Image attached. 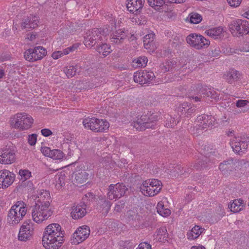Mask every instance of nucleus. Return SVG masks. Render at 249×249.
Returning a JSON list of instances; mask_svg holds the SVG:
<instances>
[{
  "label": "nucleus",
  "mask_w": 249,
  "mask_h": 249,
  "mask_svg": "<svg viewBox=\"0 0 249 249\" xmlns=\"http://www.w3.org/2000/svg\"><path fill=\"white\" fill-rule=\"evenodd\" d=\"M64 241V232L60 225L51 223L45 228L42 238L45 249H59Z\"/></svg>",
  "instance_id": "1"
},
{
  "label": "nucleus",
  "mask_w": 249,
  "mask_h": 249,
  "mask_svg": "<svg viewBox=\"0 0 249 249\" xmlns=\"http://www.w3.org/2000/svg\"><path fill=\"white\" fill-rule=\"evenodd\" d=\"M28 212L27 204L22 200L17 201L10 207L7 214V224L11 227L18 225L24 218Z\"/></svg>",
  "instance_id": "2"
},
{
  "label": "nucleus",
  "mask_w": 249,
  "mask_h": 249,
  "mask_svg": "<svg viewBox=\"0 0 249 249\" xmlns=\"http://www.w3.org/2000/svg\"><path fill=\"white\" fill-rule=\"evenodd\" d=\"M34 119L30 114L25 112H18L10 118L11 126L20 131H26L32 127Z\"/></svg>",
  "instance_id": "3"
},
{
  "label": "nucleus",
  "mask_w": 249,
  "mask_h": 249,
  "mask_svg": "<svg viewBox=\"0 0 249 249\" xmlns=\"http://www.w3.org/2000/svg\"><path fill=\"white\" fill-rule=\"evenodd\" d=\"M162 187V184L160 180L157 179H149L141 183L139 189L143 196L153 197L160 192Z\"/></svg>",
  "instance_id": "4"
},
{
  "label": "nucleus",
  "mask_w": 249,
  "mask_h": 249,
  "mask_svg": "<svg viewBox=\"0 0 249 249\" xmlns=\"http://www.w3.org/2000/svg\"><path fill=\"white\" fill-rule=\"evenodd\" d=\"M36 225L31 219L24 220L20 226L18 234V239L21 242L32 240L35 234Z\"/></svg>",
  "instance_id": "5"
},
{
  "label": "nucleus",
  "mask_w": 249,
  "mask_h": 249,
  "mask_svg": "<svg viewBox=\"0 0 249 249\" xmlns=\"http://www.w3.org/2000/svg\"><path fill=\"white\" fill-rule=\"evenodd\" d=\"M85 128L96 132H105L109 127V124L103 119L96 118H86L83 121Z\"/></svg>",
  "instance_id": "6"
},
{
  "label": "nucleus",
  "mask_w": 249,
  "mask_h": 249,
  "mask_svg": "<svg viewBox=\"0 0 249 249\" xmlns=\"http://www.w3.org/2000/svg\"><path fill=\"white\" fill-rule=\"evenodd\" d=\"M51 208L35 204L32 212V219L34 222L40 224L47 220L52 214Z\"/></svg>",
  "instance_id": "7"
},
{
  "label": "nucleus",
  "mask_w": 249,
  "mask_h": 249,
  "mask_svg": "<svg viewBox=\"0 0 249 249\" xmlns=\"http://www.w3.org/2000/svg\"><path fill=\"white\" fill-rule=\"evenodd\" d=\"M229 29L234 36L249 34V22L241 19L233 20L229 24Z\"/></svg>",
  "instance_id": "8"
},
{
  "label": "nucleus",
  "mask_w": 249,
  "mask_h": 249,
  "mask_svg": "<svg viewBox=\"0 0 249 249\" xmlns=\"http://www.w3.org/2000/svg\"><path fill=\"white\" fill-rule=\"evenodd\" d=\"M90 232V229L88 226L79 227L71 234L70 239V243L73 245L80 244L89 237Z\"/></svg>",
  "instance_id": "9"
},
{
  "label": "nucleus",
  "mask_w": 249,
  "mask_h": 249,
  "mask_svg": "<svg viewBox=\"0 0 249 249\" xmlns=\"http://www.w3.org/2000/svg\"><path fill=\"white\" fill-rule=\"evenodd\" d=\"M186 40L188 44L197 50L206 48L210 44L209 40L199 34H191L187 36Z\"/></svg>",
  "instance_id": "10"
},
{
  "label": "nucleus",
  "mask_w": 249,
  "mask_h": 249,
  "mask_svg": "<svg viewBox=\"0 0 249 249\" xmlns=\"http://www.w3.org/2000/svg\"><path fill=\"white\" fill-rule=\"evenodd\" d=\"M47 53V51L45 48L38 46L27 50L24 55L27 61L33 62L41 60Z\"/></svg>",
  "instance_id": "11"
},
{
  "label": "nucleus",
  "mask_w": 249,
  "mask_h": 249,
  "mask_svg": "<svg viewBox=\"0 0 249 249\" xmlns=\"http://www.w3.org/2000/svg\"><path fill=\"white\" fill-rule=\"evenodd\" d=\"M231 144L234 152L242 154L248 147L249 139L245 136H235L231 139Z\"/></svg>",
  "instance_id": "12"
},
{
  "label": "nucleus",
  "mask_w": 249,
  "mask_h": 249,
  "mask_svg": "<svg viewBox=\"0 0 249 249\" xmlns=\"http://www.w3.org/2000/svg\"><path fill=\"white\" fill-rule=\"evenodd\" d=\"M16 160V151L11 146H6L0 149V163L9 165Z\"/></svg>",
  "instance_id": "13"
},
{
  "label": "nucleus",
  "mask_w": 249,
  "mask_h": 249,
  "mask_svg": "<svg viewBox=\"0 0 249 249\" xmlns=\"http://www.w3.org/2000/svg\"><path fill=\"white\" fill-rule=\"evenodd\" d=\"M127 191V188L122 183L111 184L107 191V197L110 200H116L123 196Z\"/></svg>",
  "instance_id": "14"
},
{
  "label": "nucleus",
  "mask_w": 249,
  "mask_h": 249,
  "mask_svg": "<svg viewBox=\"0 0 249 249\" xmlns=\"http://www.w3.org/2000/svg\"><path fill=\"white\" fill-rule=\"evenodd\" d=\"M155 116V115H151L147 117L146 116H142L136 121H133L131 123V125L139 131L143 130L146 128L152 127L156 121Z\"/></svg>",
  "instance_id": "15"
},
{
  "label": "nucleus",
  "mask_w": 249,
  "mask_h": 249,
  "mask_svg": "<svg viewBox=\"0 0 249 249\" xmlns=\"http://www.w3.org/2000/svg\"><path fill=\"white\" fill-rule=\"evenodd\" d=\"M16 179V174L7 169L0 170V189H6L11 186Z\"/></svg>",
  "instance_id": "16"
},
{
  "label": "nucleus",
  "mask_w": 249,
  "mask_h": 249,
  "mask_svg": "<svg viewBox=\"0 0 249 249\" xmlns=\"http://www.w3.org/2000/svg\"><path fill=\"white\" fill-rule=\"evenodd\" d=\"M41 153L45 156L53 160L62 161L64 160L65 155L60 149H51L48 146H41L40 149Z\"/></svg>",
  "instance_id": "17"
},
{
  "label": "nucleus",
  "mask_w": 249,
  "mask_h": 249,
  "mask_svg": "<svg viewBox=\"0 0 249 249\" xmlns=\"http://www.w3.org/2000/svg\"><path fill=\"white\" fill-rule=\"evenodd\" d=\"M154 77V73L150 71H137L134 74V81L141 85L151 83Z\"/></svg>",
  "instance_id": "18"
},
{
  "label": "nucleus",
  "mask_w": 249,
  "mask_h": 249,
  "mask_svg": "<svg viewBox=\"0 0 249 249\" xmlns=\"http://www.w3.org/2000/svg\"><path fill=\"white\" fill-rule=\"evenodd\" d=\"M196 122L199 128L204 129L215 125L216 119L211 115L203 114L197 117Z\"/></svg>",
  "instance_id": "19"
},
{
  "label": "nucleus",
  "mask_w": 249,
  "mask_h": 249,
  "mask_svg": "<svg viewBox=\"0 0 249 249\" xmlns=\"http://www.w3.org/2000/svg\"><path fill=\"white\" fill-rule=\"evenodd\" d=\"M38 199L36 201V205L51 208L52 197L50 192L46 190H40L37 194Z\"/></svg>",
  "instance_id": "20"
},
{
  "label": "nucleus",
  "mask_w": 249,
  "mask_h": 249,
  "mask_svg": "<svg viewBox=\"0 0 249 249\" xmlns=\"http://www.w3.org/2000/svg\"><path fill=\"white\" fill-rule=\"evenodd\" d=\"M86 163H81L77 166L76 170L74 173V178L78 183H82L88 179L89 174L85 171Z\"/></svg>",
  "instance_id": "21"
},
{
  "label": "nucleus",
  "mask_w": 249,
  "mask_h": 249,
  "mask_svg": "<svg viewBox=\"0 0 249 249\" xmlns=\"http://www.w3.org/2000/svg\"><path fill=\"white\" fill-rule=\"evenodd\" d=\"M86 208V205L84 203L72 206L71 209V216L75 220L83 217L87 213Z\"/></svg>",
  "instance_id": "22"
},
{
  "label": "nucleus",
  "mask_w": 249,
  "mask_h": 249,
  "mask_svg": "<svg viewBox=\"0 0 249 249\" xmlns=\"http://www.w3.org/2000/svg\"><path fill=\"white\" fill-rule=\"evenodd\" d=\"M144 3V0H127L126 7L127 10L134 14L140 12Z\"/></svg>",
  "instance_id": "23"
},
{
  "label": "nucleus",
  "mask_w": 249,
  "mask_h": 249,
  "mask_svg": "<svg viewBox=\"0 0 249 249\" xmlns=\"http://www.w3.org/2000/svg\"><path fill=\"white\" fill-rule=\"evenodd\" d=\"M239 161L236 160L234 161L230 159L221 163L219 166V169L223 174H226L235 169L239 165Z\"/></svg>",
  "instance_id": "24"
},
{
  "label": "nucleus",
  "mask_w": 249,
  "mask_h": 249,
  "mask_svg": "<svg viewBox=\"0 0 249 249\" xmlns=\"http://www.w3.org/2000/svg\"><path fill=\"white\" fill-rule=\"evenodd\" d=\"M167 204V201L166 198H163L158 203L157 205L158 213L164 217L169 216L171 213V211L168 208Z\"/></svg>",
  "instance_id": "25"
},
{
  "label": "nucleus",
  "mask_w": 249,
  "mask_h": 249,
  "mask_svg": "<svg viewBox=\"0 0 249 249\" xmlns=\"http://www.w3.org/2000/svg\"><path fill=\"white\" fill-rule=\"evenodd\" d=\"M155 34L153 33L145 35L143 39V44L145 49L149 52L152 53L156 49V45L154 42Z\"/></svg>",
  "instance_id": "26"
},
{
  "label": "nucleus",
  "mask_w": 249,
  "mask_h": 249,
  "mask_svg": "<svg viewBox=\"0 0 249 249\" xmlns=\"http://www.w3.org/2000/svg\"><path fill=\"white\" fill-rule=\"evenodd\" d=\"M65 175L63 172L56 174L53 180V184L54 188L58 191L61 190L65 184Z\"/></svg>",
  "instance_id": "27"
},
{
  "label": "nucleus",
  "mask_w": 249,
  "mask_h": 249,
  "mask_svg": "<svg viewBox=\"0 0 249 249\" xmlns=\"http://www.w3.org/2000/svg\"><path fill=\"white\" fill-rule=\"evenodd\" d=\"M245 204L241 199H235L229 204L228 207L230 210L233 213H238L244 209Z\"/></svg>",
  "instance_id": "28"
},
{
  "label": "nucleus",
  "mask_w": 249,
  "mask_h": 249,
  "mask_svg": "<svg viewBox=\"0 0 249 249\" xmlns=\"http://www.w3.org/2000/svg\"><path fill=\"white\" fill-rule=\"evenodd\" d=\"M126 216L129 222L133 225L138 226L142 221V217L135 211L130 210L127 212Z\"/></svg>",
  "instance_id": "29"
},
{
  "label": "nucleus",
  "mask_w": 249,
  "mask_h": 249,
  "mask_svg": "<svg viewBox=\"0 0 249 249\" xmlns=\"http://www.w3.org/2000/svg\"><path fill=\"white\" fill-rule=\"evenodd\" d=\"M168 236V234L165 226H161L157 229L154 234V239L159 242L166 240Z\"/></svg>",
  "instance_id": "30"
},
{
  "label": "nucleus",
  "mask_w": 249,
  "mask_h": 249,
  "mask_svg": "<svg viewBox=\"0 0 249 249\" xmlns=\"http://www.w3.org/2000/svg\"><path fill=\"white\" fill-rule=\"evenodd\" d=\"M204 229L198 225H195L187 234V238L190 240H193L197 238L204 231Z\"/></svg>",
  "instance_id": "31"
},
{
  "label": "nucleus",
  "mask_w": 249,
  "mask_h": 249,
  "mask_svg": "<svg viewBox=\"0 0 249 249\" xmlns=\"http://www.w3.org/2000/svg\"><path fill=\"white\" fill-rule=\"evenodd\" d=\"M224 32L223 28L220 26L211 28L205 31V33L207 35L214 39H217L220 37Z\"/></svg>",
  "instance_id": "32"
},
{
  "label": "nucleus",
  "mask_w": 249,
  "mask_h": 249,
  "mask_svg": "<svg viewBox=\"0 0 249 249\" xmlns=\"http://www.w3.org/2000/svg\"><path fill=\"white\" fill-rule=\"evenodd\" d=\"M125 36L126 33L124 30L120 29L111 36V41L114 43H120L122 40L125 38Z\"/></svg>",
  "instance_id": "33"
},
{
  "label": "nucleus",
  "mask_w": 249,
  "mask_h": 249,
  "mask_svg": "<svg viewBox=\"0 0 249 249\" xmlns=\"http://www.w3.org/2000/svg\"><path fill=\"white\" fill-rule=\"evenodd\" d=\"M241 52H249V42L245 41L240 44L236 49L230 50V53L239 54Z\"/></svg>",
  "instance_id": "34"
},
{
  "label": "nucleus",
  "mask_w": 249,
  "mask_h": 249,
  "mask_svg": "<svg viewBox=\"0 0 249 249\" xmlns=\"http://www.w3.org/2000/svg\"><path fill=\"white\" fill-rule=\"evenodd\" d=\"M38 22V17L36 16H33L30 18V19L25 20L22 24V27L23 28H34L37 25Z\"/></svg>",
  "instance_id": "35"
},
{
  "label": "nucleus",
  "mask_w": 249,
  "mask_h": 249,
  "mask_svg": "<svg viewBox=\"0 0 249 249\" xmlns=\"http://www.w3.org/2000/svg\"><path fill=\"white\" fill-rule=\"evenodd\" d=\"M18 178L21 182H24L32 177L31 172L27 169H20L18 172Z\"/></svg>",
  "instance_id": "36"
},
{
  "label": "nucleus",
  "mask_w": 249,
  "mask_h": 249,
  "mask_svg": "<svg viewBox=\"0 0 249 249\" xmlns=\"http://www.w3.org/2000/svg\"><path fill=\"white\" fill-rule=\"evenodd\" d=\"M148 4L157 11L160 10L165 4V0H147Z\"/></svg>",
  "instance_id": "37"
},
{
  "label": "nucleus",
  "mask_w": 249,
  "mask_h": 249,
  "mask_svg": "<svg viewBox=\"0 0 249 249\" xmlns=\"http://www.w3.org/2000/svg\"><path fill=\"white\" fill-rule=\"evenodd\" d=\"M97 51L100 54H102L104 56H106L111 52L112 50L109 45L106 43H104L97 47Z\"/></svg>",
  "instance_id": "38"
},
{
  "label": "nucleus",
  "mask_w": 249,
  "mask_h": 249,
  "mask_svg": "<svg viewBox=\"0 0 249 249\" xmlns=\"http://www.w3.org/2000/svg\"><path fill=\"white\" fill-rule=\"evenodd\" d=\"M148 62L147 58L145 56H140L132 62L133 67L136 68L145 67Z\"/></svg>",
  "instance_id": "39"
},
{
  "label": "nucleus",
  "mask_w": 249,
  "mask_h": 249,
  "mask_svg": "<svg viewBox=\"0 0 249 249\" xmlns=\"http://www.w3.org/2000/svg\"><path fill=\"white\" fill-rule=\"evenodd\" d=\"M189 21L192 24H198L202 20V17L201 15L196 13H192L188 16Z\"/></svg>",
  "instance_id": "40"
},
{
  "label": "nucleus",
  "mask_w": 249,
  "mask_h": 249,
  "mask_svg": "<svg viewBox=\"0 0 249 249\" xmlns=\"http://www.w3.org/2000/svg\"><path fill=\"white\" fill-rule=\"evenodd\" d=\"M164 15L168 18L171 19L175 18L177 16V13L174 8L171 6L167 7L164 10Z\"/></svg>",
  "instance_id": "41"
},
{
  "label": "nucleus",
  "mask_w": 249,
  "mask_h": 249,
  "mask_svg": "<svg viewBox=\"0 0 249 249\" xmlns=\"http://www.w3.org/2000/svg\"><path fill=\"white\" fill-rule=\"evenodd\" d=\"M76 68L73 66H69L64 69V72L66 75L68 77H72L76 73Z\"/></svg>",
  "instance_id": "42"
},
{
  "label": "nucleus",
  "mask_w": 249,
  "mask_h": 249,
  "mask_svg": "<svg viewBox=\"0 0 249 249\" xmlns=\"http://www.w3.org/2000/svg\"><path fill=\"white\" fill-rule=\"evenodd\" d=\"M179 111L181 112V114H184L189 115L191 113L193 109L190 107L187 103H184L179 108Z\"/></svg>",
  "instance_id": "43"
},
{
  "label": "nucleus",
  "mask_w": 249,
  "mask_h": 249,
  "mask_svg": "<svg viewBox=\"0 0 249 249\" xmlns=\"http://www.w3.org/2000/svg\"><path fill=\"white\" fill-rule=\"evenodd\" d=\"M94 38H93L92 37H89V36H85V40H84V44L87 47H91L94 45H95L96 43L95 40L96 38L94 36Z\"/></svg>",
  "instance_id": "44"
},
{
  "label": "nucleus",
  "mask_w": 249,
  "mask_h": 249,
  "mask_svg": "<svg viewBox=\"0 0 249 249\" xmlns=\"http://www.w3.org/2000/svg\"><path fill=\"white\" fill-rule=\"evenodd\" d=\"M37 135L32 134L28 136V142L31 146H35L37 142Z\"/></svg>",
  "instance_id": "45"
},
{
  "label": "nucleus",
  "mask_w": 249,
  "mask_h": 249,
  "mask_svg": "<svg viewBox=\"0 0 249 249\" xmlns=\"http://www.w3.org/2000/svg\"><path fill=\"white\" fill-rule=\"evenodd\" d=\"M67 54H68L65 53V49H64L63 51H54L52 53V57L53 59L57 60L63 56Z\"/></svg>",
  "instance_id": "46"
},
{
  "label": "nucleus",
  "mask_w": 249,
  "mask_h": 249,
  "mask_svg": "<svg viewBox=\"0 0 249 249\" xmlns=\"http://www.w3.org/2000/svg\"><path fill=\"white\" fill-rule=\"evenodd\" d=\"M227 80L229 83H232V80H235L238 77V72L236 71L232 70L227 75Z\"/></svg>",
  "instance_id": "47"
},
{
  "label": "nucleus",
  "mask_w": 249,
  "mask_h": 249,
  "mask_svg": "<svg viewBox=\"0 0 249 249\" xmlns=\"http://www.w3.org/2000/svg\"><path fill=\"white\" fill-rule=\"evenodd\" d=\"M106 157H104L103 160L100 161L101 163H105V166H106V168H107V169H110L114 167V162H112L111 160L109 158H107V160L105 159Z\"/></svg>",
  "instance_id": "48"
},
{
  "label": "nucleus",
  "mask_w": 249,
  "mask_h": 249,
  "mask_svg": "<svg viewBox=\"0 0 249 249\" xmlns=\"http://www.w3.org/2000/svg\"><path fill=\"white\" fill-rule=\"evenodd\" d=\"M176 124L177 123L175 118L169 117L167 118L165 126L167 127H172L176 125Z\"/></svg>",
  "instance_id": "49"
},
{
  "label": "nucleus",
  "mask_w": 249,
  "mask_h": 249,
  "mask_svg": "<svg viewBox=\"0 0 249 249\" xmlns=\"http://www.w3.org/2000/svg\"><path fill=\"white\" fill-rule=\"evenodd\" d=\"M242 0H227L228 4L232 7H238L242 2Z\"/></svg>",
  "instance_id": "50"
},
{
  "label": "nucleus",
  "mask_w": 249,
  "mask_h": 249,
  "mask_svg": "<svg viewBox=\"0 0 249 249\" xmlns=\"http://www.w3.org/2000/svg\"><path fill=\"white\" fill-rule=\"evenodd\" d=\"M201 93L204 95L206 94V95L207 96H209L210 95H211V98H215L213 96V95L212 94V92L211 89L208 88H207V87L203 88V87L202 89H201Z\"/></svg>",
  "instance_id": "51"
},
{
  "label": "nucleus",
  "mask_w": 249,
  "mask_h": 249,
  "mask_svg": "<svg viewBox=\"0 0 249 249\" xmlns=\"http://www.w3.org/2000/svg\"><path fill=\"white\" fill-rule=\"evenodd\" d=\"M136 249H152L151 246L147 242L141 243Z\"/></svg>",
  "instance_id": "52"
},
{
  "label": "nucleus",
  "mask_w": 249,
  "mask_h": 249,
  "mask_svg": "<svg viewBox=\"0 0 249 249\" xmlns=\"http://www.w3.org/2000/svg\"><path fill=\"white\" fill-rule=\"evenodd\" d=\"M79 46V44L76 43L73 44L72 46L68 47L65 49V53L68 54L70 53L71 52H73L75 50H76Z\"/></svg>",
  "instance_id": "53"
},
{
  "label": "nucleus",
  "mask_w": 249,
  "mask_h": 249,
  "mask_svg": "<svg viewBox=\"0 0 249 249\" xmlns=\"http://www.w3.org/2000/svg\"><path fill=\"white\" fill-rule=\"evenodd\" d=\"M76 144L74 141H71L69 143V149L70 150V152L68 153L69 156H71L73 155L71 151H72L73 149H75L76 147Z\"/></svg>",
  "instance_id": "54"
},
{
  "label": "nucleus",
  "mask_w": 249,
  "mask_h": 249,
  "mask_svg": "<svg viewBox=\"0 0 249 249\" xmlns=\"http://www.w3.org/2000/svg\"><path fill=\"white\" fill-rule=\"evenodd\" d=\"M40 133L44 137H49L53 134L52 131L48 128H44L41 130Z\"/></svg>",
  "instance_id": "55"
},
{
  "label": "nucleus",
  "mask_w": 249,
  "mask_h": 249,
  "mask_svg": "<svg viewBox=\"0 0 249 249\" xmlns=\"http://www.w3.org/2000/svg\"><path fill=\"white\" fill-rule=\"evenodd\" d=\"M105 204L106 205V206L101 210V212L103 214L105 215V214H107V213L108 212V211L110 208L111 204H110V202L108 201H107L106 202H105Z\"/></svg>",
  "instance_id": "56"
},
{
  "label": "nucleus",
  "mask_w": 249,
  "mask_h": 249,
  "mask_svg": "<svg viewBox=\"0 0 249 249\" xmlns=\"http://www.w3.org/2000/svg\"><path fill=\"white\" fill-rule=\"evenodd\" d=\"M249 103V101L246 100H239L236 102V106L238 107H243L246 106Z\"/></svg>",
  "instance_id": "57"
},
{
  "label": "nucleus",
  "mask_w": 249,
  "mask_h": 249,
  "mask_svg": "<svg viewBox=\"0 0 249 249\" xmlns=\"http://www.w3.org/2000/svg\"><path fill=\"white\" fill-rule=\"evenodd\" d=\"M38 36V35L37 34L32 32L26 35V39L30 40V41H33L35 40V39Z\"/></svg>",
  "instance_id": "58"
},
{
  "label": "nucleus",
  "mask_w": 249,
  "mask_h": 249,
  "mask_svg": "<svg viewBox=\"0 0 249 249\" xmlns=\"http://www.w3.org/2000/svg\"><path fill=\"white\" fill-rule=\"evenodd\" d=\"M124 203L123 202L120 201L118 202L115 207V210L116 212H120L122 210L123 208H124Z\"/></svg>",
  "instance_id": "59"
},
{
  "label": "nucleus",
  "mask_w": 249,
  "mask_h": 249,
  "mask_svg": "<svg viewBox=\"0 0 249 249\" xmlns=\"http://www.w3.org/2000/svg\"><path fill=\"white\" fill-rule=\"evenodd\" d=\"M108 20L110 22V24L112 26V28L116 25L115 19L114 18V17H113L112 15H111L110 17L108 18Z\"/></svg>",
  "instance_id": "60"
},
{
  "label": "nucleus",
  "mask_w": 249,
  "mask_h": 249,
  "mask_svg": "<svg viewBox=\"0 0 249 249\" xmlns=\"http://www.w3.org/2000/svg\"><path fill=\"white\" fill-rule=\"evenodd\" d=\"M167 2L170 3H181L185 1V0H167Z\"/></svg>",
  "instance_id": "61"
},
{
  "label": "nucleus",
  "mask_w": 249,
  "mask_h": 249,
  "mask_svg": "<svg viewBox=\"0 0 249 249\" xmlns=\"http://www.w3.org/2000/svg\"><path fill=\"white\" fill-rule=\"evenodd\" d=\"M191 249H206V248L202 245L197 244L196 245L192 246Z\"/></svg>",
  "instance_id": "62"
},
{
  "label": "nucleus",
  "mask_w": 249,
  "mask_h": 249,
  "mask_svg": "<svg viewBox=\"0 0 249 249\" xmlns=\"http://www.w3.org/2000/svg\"><path fill=\"white\" fill-rule=\"evenodd\" d=\"M4 76V70L2 68H0V79L3 78Z\"/></svg>",
  "instance_id": "63"
},
{
  "label": "nucleus",
  "mask_w": 249,
  "mask_h": 249,
  "mask_svg": "<svg viewBox=\"0 0 249 249\" xmlns=\"http://www.w3.org/2000/svg\"><path fill=\"white\" fill-rule=\"evenodd\" d=\"M243 16L249 19V9L243 14Z\"/></svg>",
  "instance_id": "64"
}]
</instances>
